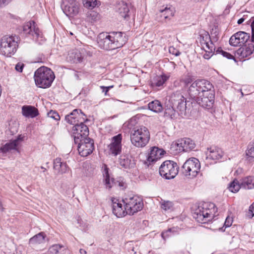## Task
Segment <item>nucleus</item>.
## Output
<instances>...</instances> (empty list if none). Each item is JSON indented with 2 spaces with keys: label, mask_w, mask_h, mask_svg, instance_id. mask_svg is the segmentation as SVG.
Masks as SVG:
<instances>
[{
  "label": "nucleus",
  "mask_w": 254,
  "mask_h": 254,
  "mask_svg": "<svg viewBox=\"0 0 254 254\" xmlns=\"http://www.w3.org/2000/svg\"><path fill=\"white\" fill-rule=\"evenodd\" d=\"M127 40L126 34L121 32L101 33L98 35L97 38L99 47L107 51L122 47Z\"/></svg>",
  "instance_id": "f257e3e1"
},
{
  "label": "nucleus",
  "mask_w": 254,
  "mask_h": 254,
  "mask_svg": "<svg viewBox=\"0 0 254 254\" xmlns=\"http://www.w3.org/2000/svg\"><path fill=\"white\" fill-rule=\"evenodd\" d=\"M216 209L214 203H204L194 209L192 216L198 222L205 224L213 219Z\"/></svg>",
  "instance_id": "f03ea898"
},
{
  "label": "nucleus",
  "mask_w": 254,
  "mask_h": 254,
  "mask_svg": "<svg viewBox=\"0 0 254 254\" xmlns=\"http://www.w3.org/2000/svg\"><path fill=\"white\" fill-rule=\"evenodd\" d=\"M131 144L138 148L145 147L150 140V132L148 128L144 126L134 127L130 135Z\"/></svg>",
  "instance_id": "7ed1b4c3"
},
{
  "label": "nucleus",
  "mask_w": 254,
  "mask_h": 254,
  "mask_svg": "<svg viewBox=\"0 0 254 254\" xmlns=\"http://www.w3.org/2000/svg\"><path fill=\"white\" fill-rule=\"evenodd\" d=\"M188 89V92L191 98H196L198 95H203L206 93H214L212 84L205 79L195 80Z\"/></svg>",
  "instance_id": "20e7f679"
},
{
  "label": "nucleus",
  "mask_w": 254,
  "mask_h": 254,
  "mask_svg": "<svg viewBox=\"0 0 254 254\" xmlns=\"http://www.w3.org/2000/svg\"><path fill=\"white\" fill-rule=\"evenodd\" d=\"M55 75L53 71L46 66H41L37 69L34 74L36 84L40 88L50 87L54 79Z\"/></svg>",
  "instance_id": "39448f33"
},
{
  "label": "nucleus",
  "mask_w": 254,
  "mask_h": 254,
  "mask_svg": "<svg viewBox=\"0 0 254 254\" xmlns=\"http://www.w3.org/2000/svg\"><path fill=\"white\" fill-rule=\"evenodd\" d=\"M18 38L16 36L5 35L0 41V53L6 56L10 57L16 51L18 48Z\"/></svg>",
  "instance_id": "423d86ee"
},
{
  "label": "nucleus",
  "mask_w": 254,
  "mask_h": 254,
  "mask_svg": "<svg viewBox=\"0 0 254 254\" xmlns=\"http://www.w3.org/2000/svg\"><path fill=\"white\" fill-rule=\"evenodd\" d=\"M168 103L176 108L178 114L182 117L187 116L186 99L180 91L173 92L169 96Z\"/></svg>",
  "instance_id": "0eeeda50"
},
{
  "label": "nucleus",
  "mask_w": 254,
  "mask_h": 254,
  "mask_svg": "<svg viewBox=\"0 0 254 254\" xmlns=\"http://www.w3.org/2000/svg\"><path fill=\"white\" fill-rule=\"evenodd\" d=\"M122 201L125 206L126 214L130 215L141 210L143 207L142 199L137 195L128 196Z\"/></svg>",
  "instance_id": "6e6552de"
},
{
  "label": "nucleus",
  "mask_w": 254,
  "mask_h": 254,
  "mask_svg": "<svg viewBox=\"0 0 254 254\" xmlns=\"http://www.w3.org/2000/svg\"><path fill=\"white\" fill-rule=\"evenodd\" d=\"M200 169L199 160L195 158L187 160L182 166V172L184 176L191 179L195 177Z\"/></svg>",
  "instance_id": "1a4fd4ad"
},
{
  "label": "nucleus",
  "mask_w": 254,
  "mask_h": 254,
  "mask_svg": "<svg viewBox=\"0 0 254 254\" xmlns=\"http://www.w3.org/2000/svg\"><path fill=\"white\" fill-rule=\"evenodd\" d=\"M179 167L177 163L171 160L163 162L159 168V174L166 179L174 178L178 174Z\"/></svg>",
  "instance_id": "9d476101"
},
{
  "label": "nucleus",
  "mask_w": 254,
  "mask_h": 254,
  "mask_svg": "<svg viewBox=\"0 0 254 254\" xmlns=\"http://www.w3.org/2000/svg\"><path fill=\"white\" fill-rule=\"evenodd\" d=\"M195 147V144L190 138H185L173 142L171 145V149H174L176 153L184 151L189 152L193 149Z\"/></svg>",
  "instance_id": "9b49d317"
},
{
  "label": "nucleus",
  "mask_w": 254,
  "mask_h": 254,
  "mask_svg": "<svg viewBox=\"0 0 254 254\" xmlns=\"http://www.w3.org/2000/svg\"><path fill=\"white\" fill-rule=\"evenodd\" d=\"M77 149L80 156L86 157L91 154L94 149V141L89 137L80 139L78 141Z\"/></svg>",
  "instance_id": "f8f14e48"
},
{
  "label": "nucleus",
  "mask_w": 254,
  "mask_h": 254,
  "mask_svg": "<svg viewBox=\"0 0 254 254\" xmlns=\"http://www.w3.org/2000/svg\"><path fill=\"white\" fill-rule=\"evenodd\" d=\"M72 132L74 143H78L80 139L87 137L89 135V130L87 126L83 123H79L72 127Z\"/></svg>",
  "instance_id": "ddd939ff"
},
{
  "label": "nucleus",
  "mask_w": 254,
  "mask_h": 254,
  "mask_svg": "<svg viewBox=\"0 0 254 254\" xmlns=\"http://www.w3.org/2000/svg\"><path fill=\"white\" fill-rule=\"evenodd\" d=\"M223 156V152L222 149L216 146H211L207 148L205 152V160L206 164H212L214 161L216 162L221 159Z\"/></svg>",
  "instance_id": "4468645a"
},
{
  "label": "nucleus",
  "mask_w": 254,
  "mask_h": 254,
  "mask_svg": "<svg viewBox=\"0 0 254 254\" xmlns=\"http://www.w3.org/2000/svg\"><path fill=\"white\" fill-rule=\"evenodd\" d=\"M198 40L200 43L201 48L209 54H212L215 49L214 45L211 41L209 34L206 31L201 33L198 37Z\"/></svg>",
  "instance_id": "2eb2a0df"
},
{
  "label": "nucleus",
  "mask_w": 254,
  "mask_h": 254,
  "mask_svg": "<svg viewBox=\"0 0 254 254\" xmlns=\"http://www.w3.org/2000/svg\"><path fill=\"white\" fill-rule=\"evenodd\" d=\"M250 35L243 31H239L233 34L229 40V44L232 46H242L250 39Z\"/></svg>",
  "instance_id": "dca6fc26"
},
{
  "label": "nucleus",
  "mask_w": 254,
  "mask_h": 254,
  "mask_svg": "<svg viewBox=\"0 0 254 254\" xmlns=\"http://www.w3.org/2000/svg\"><path fill=\"white\" fill-rule=\"evenodd\" d=\"M196 103L204 108L210 109L213 106L214 102V93H206V94L197 96L196 98H191Z\"/></svg>",
  "instance_id": "f3484780"
},
{
  "label": "nucleus",
  "mask_w": 254,
  "mask_h": 254,
  "mask_svg": "<svg viewBox=\"0 0 254 254\" xmlns=\"http://www.w3.org/2000/svg\"><path fill=\"white\" fill-rule=\"evenodd\" d=\"M85 120V115L78 109H74L65 117V120L71 125H75L79 123H84Z\"/></svg>",
  "instance_id": "a211bd4d"
},
{
  "label": "nucleus",
  "mask_w": 254,
  "mask_h": 254,
  "mask_svg": "<svg viewBox=\"0 0 254 254\" xmlns=\"http://www.w3.org/2000/svg\"><path fill=\"white\" fill-rule=\"evenodd\" d=\"M122 135L121 134H119L112 138V141L108 146L110 153L114 156H117L121 153L122 151Z\"/></svg>",
  "instance_id": "6ab92c4d"
},
{
  "label": "nucleus",
  "mask_w": 254,
  "mask_h": 254,
  "mask_svg": "<svg viewBox=\"0 0 254 254\" xmlns=\"http://www.w3.org/2000/svg\"><path fill=\"white\" fill-rule=\"evenodd\" d=\"M23 30L25 34L31 35L34 38H38L40 36V30L36 27L34 21L25 23L23 25Z\"/></svg>",
  "instance_id": "aec40b11"
},
{
  "label": "nucleus",
  "mask_w": 254,
  "mask_h": 254,
  "mask_svg": "<svg viewBox=\"0 0 254 254\" xmlns=\"http://www.w3.org/2000/svg\"><path fill=\"white\" fill-rule=\"evenodd\" d=\"M165 151L157 147H152L150 148V152L147 158V163L151 165L161 158L164 154Z\"/></svg>",
  "instance_id": "412c9836"
},
{
  "label": "nucleus",
  "mask_w": 254,
  "mask_h": 254,
  "mask_svg": "<svg viewBox=\"0 0 254 254\" xmlns=\"http://www.w3.org/2000/svg\"><path fill=\"white\" fill-rule=\"evenodd\" d=\"M23 139V136L19 135L17 138L10 140L9 142L2 145L0 148V151L2 153H6L11 150H17V146Z\"/></svg>",
  "instance_id": "4be33fe9"
},
{
  "label": "nucleus",
  "mask_w": 254,
  "mask_h": 254,
  "mask_svg": "<svg viewBox=\"0 0 254 254\" xmlns=\"http://www.w3.org/2000/svg\"><path fill=\"white\" fill-rule=\"evenodd\" d=\"M119 164L125 169H131L136 167V162L134 158L127 155H122L119 158Z\"/></svg>",
  "instance_id": "5701e85b"
},
{
  "label": "nucleus",
  "mask_w": 254,
  "mask_h": 254,
  "mask_svg": "<svg viewBox=\"0 0 254 254\" xmlns=\"http://www.w3.org/2000/svg\"><path fill=\"white\" fill-rule=\"evenodd\" d=\"M112 202L113 213L117 217H122L127 214L125 206L124 205V207H123L122 204L119 202L118 199L115 198L112 200Z\"/></svg>",
  "instance_id": "b1692460"
},
{
  "label": "nucleus",
  "mask_w": 254,
  "mask_h": 254,
  "mask_svg": "<svg viewBox=\"0 0 254 254\" xmlns=\"http://www.w3.org/2000/svg\"><path fill=\"white\" fill-rule=\"evenodd\" d=\"M254 51V45L253 43H249L248 45H246L242 46L237 51V54L241 58H247L252 55Z\"/></svg>",
  "instance_id": "393cba45"
},
{
  "label": "nucleus",
  "mask_w": 254,
  "mask_h": 254,
  "mask_svg": "<svg viewBox=\"0 0 254 254\" xmlns=\"http://www.w3.org/2000/svg\"><path fill=\"white\" fill-rule=\"evenodd\" d=\"M194 81V78L192 75L190 74H187L182 76L180 78L179 81H175L174 84L176 86H177L180 83L182 87L185 88H189V85H190Z\"/></svg>",
  "instance_id": "a878e982"
},
{
  "label": "nucleus",
  "mask_w": 254,
  "mask_h": 254,
  "mask_svg": "<svg viewBox=\"0 0 254 254\" xmlns=\"http://www.w3.org/2000/svg\"><path fill=\"white\" fill-rule=\"evenodd\" d=\"M22 115L27 118H33L37 116L39 114L38 110L34 106H23L22 107Z\"/></svg>",
  "instance_id": "bb28decb"
},
{
  "label": "nucleus",
  "mask_w": 254,
  "mask_h": 254,
  "mask_svg": "<svg viewBox=\"0 0 254 254\" xmlns=\"http://www.w3.org/2000/svg\"><path fill=\"white\" fill-rule=\"evenodd\" d=\"M174 10L173 8L170 7H165L163 9L160 10L158 14V17H159V20L161 22L165 21L167 19H170L174 15ZM159 18V17H158Z\"/></svg>",
  "instance_id": "cd10ccee"
},
{
  "label": "nucleus",
  "mask_w": 254,
  "mask_h": 254,
  "mask_svg": "<svg viewBox=\"0 0 254 254\" xmlns=\"http://www.w3.org/2000/svg\"><path fill=\"white\" fill-rule=\"evenodd\" d=\"M63 11L67 16L72 17L78 13L79 7L75 3H70L64 6Z\"/></svg>",
  "instance_id": "c85d7f7f"
},
{
  "label": "nucleus",
  "mask_w": 254,
  "mask_h": 254,
  "mask_svg": "<svg viewBox=\"0 0 254 254\" xmlns=\"http://www.w3.org/2000/svg\"><path fill=\"white\" fill-rule=\"evenodd\" d=\"M103 182L106 188L111 189L114 183V179L110 177L109 173V169L106 165H104L103 172Z\"/></svg>",
  "instance_id": "c756f323"
},
{
  "label": "nucleus",
  "mask_w": 254,
  "mask_h": 254,
  "mask_svg": "<svg viewBox=\"0 0 254 254\" xmlns=\"http://www.w3.org/2000/svg\"><path fill=\"white\" fill-rule=\"evenodd\" d=\"M49 251L51 254H70L69 250L59 244L52 246Z\"/></svg>",
  "instance_id": "7c9ffc66"
},
{
  "label": "nucleus",
  "mask_w": 254,
  "mask_h": 254,
  "mask_svg": "<svg viewBox=\"0 0 254 254\" xmlns=\"http://www.w3.org/2000/svg\"><path fill=\"white\" fill-rule=\"evenodd\" d=\"M54 169L60 174L65 173L67 171L66 163L62 162L61 159L56 158L54 162Z\"/></svg>",
  "instance_id": "2f4dec72"
},
{
  "label": "nucleus",
  "mask_w": 254,
  "mask_h": 254,
  "mask_svg": "<svg viewBox=\"0 0 254 254\" xmlns=\"http://www.w3.org/2000/svg\"><path fill=\"white\" fill-rule=\"evenodd\" d=\"M177 110L174 106L171 105L168 102L166 104L165 108L164 116L166 117H169L172 119L176 118Z\"/></svg>",
  "instance_id": "473e14b6"
},
{
  "label": "nucleus",
  "mask_w": 254,
  "mask_h": 254,
  "mask_svg": "<svg viewBox=\"0 0 254 254\" xmlns=\"http://www.w3.org/2000/svg\"><path fill=\"white\" fill-rule=\"evenodd\" d=\"M214 52H216V54H221L224 57H226L228 59H234V57L233 55L230 54V53L225 52L223 51V50L221 48H218L215 51H214L212 54H209L208 52H206V53L204 55V58L206 59H209L213 54Z\"/></svg>",
  "instance_id": "72a5a7b5"
},
{
  "label": "nucleus",
  "mask_w": 254,
  "mask_h": 254,
  "mask_svg": "<svg viewBox=\"0 0 254 254\" xmlns=\"http://www.w3.org/2000/svg\"><path fill=\"white\" fill-rule=\"evenodd\" d=\"M242 188L247 189L254 188V177L249 176L243 179L241 182Z\"/></svg>",
  "instance_id": "f704fd0d"
},
{
  "label": "nucleus",
  "mask_w": 254,
  "mask_h": 254,
  "mask_svg": "<svg viewBox=\"0 0 254 254\" xmlns=\"http://www.w3.org/2000/svg\"><path fill=\"white\" fill-rule=\"evenodd\" d=\"M148 107L149 110L155 113H160L163 110L162 105L159 100H157L150 102L148 104Z\"/></svg>",
  "instance_id": "c9c22d12"
},
{
  "label": "nucleus",
  "mask_w": 254,
  "mask_h": 254,
  "mask_svg": "<svg viewBox=\"0 0 254 254\" xmlns=\"http://www.w3.org/2000/svg\"><path fill=\"white\" fill-rule=\"evenodd\" d=\"M46 235L44 232H40L30 239L29 243L32 245L42 244L44 242Z\"/></svg>",
  "instance_id": "e433bc0d"
},
{
  "label": "nucleus",
  "mask_w": 254,
  "mask_h": 254,
  "mask_svg": "<svg viewBox=\"0 0 254 254\" xmlns=\"http://www.w3.org/2000/svg\"><path fill=\"white\" fill-rule=\"evenodd\" d=\"M118 12L120 16L124 18H126L128 16L129 8L127 4L124 2H122L119 5Z\"/></svg>",
  "instance_id": "4c0bfd02"
},
{
  "label": "nucleus",
  "mask_w": 254,
  "mask_h": 254,
  "mask_svg": "<svg viewBox=\"0 0 254 254\" xmlns=\"http://www.w3.org/2000/svg\"><path fill=\"white\" fill-rule=\"evenodd\" d=\"M160 203L161 204V208L165 212H170L173 210L174 204L172 201L162 200Z\"/></svg>",
  "instance_id": "58836bf2"
},
{
  "label": "nucleus",
  "mask_w": 254,
  "mask_h": 254,
  "mask_svg": "<svg viewBox=\"0 0 254 254\" xmlns=\"http://www.w3.org/2000/svg\"><path fill=\"white\" fill-rule=\"evenodd\" d=\"M169 76L165 75H162L161 76H157L152 82V84L157 86L160 87L163 85V84L168 79Z\"/></svg>",
  "instance_id": "ea45409f"
},
{
  "label": "nucleus",
  "mask_w": 254,
  "mask_h": 254,
  "mask_svg": "<svg viewBox=\"0 0 254 254\" xmlns=\"http://www.w3.org/2000/svg\"><path fill=\"white\" fill-rule=\"evenodd\" d=\"M241 187H242L241 183L240 184L237 180H235L230 183L228 188L231 192H236L239 191Z\"/></svg>",
  "instance_id": "a19ab883"
},
{
  "label": "nucleus",
  "mask_w": 254,
  "mask_h": 254,
  "mask_svg": "<svg viewBox=\"0 0 254 254\" xmlns=\"http://www.w3.org/2000/svg\"><path fill=\"white\" fill-rule=\"evenodd\" d=\"M82 2L85 7L92 8L98 4L97 0H82Z\"/></svg>",
  "instance_id": "79ce46f5"
},
{
  "label": "nucleus",
  "mask_w": 254,
  "mask_h": 254,
  "mask_svg": "<svg viewBox=\"0 0 254 254\" xmlns=\"http://www.w3.org/2000/svg\"><path fill=\"white\" fill-rule=\"evenodd\" d=\"M246 155L248 158H254V141L250 142L249 144L248 149L246 152Z\"/></svg>",
  "instance_id": "37998d69"
},
{
  "label": "nucleus",
  "mask_w": 254,
  "mask_h": 254,
  "mask_svg": "<svg viewBox=\"0 0 254 254\" xmlns=\"http://www.w3.org/2000/svg\"><path fill=\"white\" fill-rule=\"evenodd\" d=\"M178 228L173 227L172 228L168 229L166 231L162 232L161 233V237L162 239L165 241V234L167 233L172 232L173 233L177 232L178 231Z\"/></svg>",
  "instance_id": "c03bdc74"
},
{
  "label": "nucleus",
  "mask_w": 254,
  "mask_h": 254,
  "mask_svg": "<svg viewBox=\"0 0 254 254\" xmlns=\"http://www.w3.org/2000/svg\"><path fill=\"white\" fill-rule=\"evenodd\" d=\"M48 116L50 118H52L55 120H59L60 119V116L59 115L58 113L56 112V111H51L48 114Z\"/></svg>",
  "instance_id": "a18cd8bd"
},
{
  "label": "nucleus",
  "mask_w": 254,
  "mask_h": 254,
  "mask_svg": "<svg viewBox=\"0 0 254 254\" xmlns=\"http://www.w3.org/2000/svg\"><path fill=\"white\" fill-rule=\"evenodd\" d=\"M169 51L170 54H172V55H174L176 56H178L181 54L179 51L178 49L175 48L174 47H169Z\"/></svg>",
  "instance_id": "49530a36"
},
{
  "label": "nucleus",
  "mask_w": 254,
  "mask_h": 254,
  "mask_svg": "<svg viewBox=\"0 0 254 254\" xmlns=\"http://www.w3.org/2000/svg\"><path fill=\"white\" fill-rule=\"evenodd\" d=\"M75 59L78 62H81L84 58V57L81 55V54L78 51L75 52Z\"/></svg>",
  "instance_id": "de8ad7c7"
},
{
  "label": "nucleus",
  "mask_w": 254,
  "mask_h": 254,
  "mask_svg": "<svg viewBox=\"0 0 254 254\" xmlns=\"http://www.w3.org/2000/svg\"><path fill=\"white\" fill-rule=\"evenodd\" d=\"M233 222V219L232 217L229 216H227L226 218L225 221L224 222V226L225 227H229L231 226Z\"/></svg>",
  "instance_id": "09e8293b"
},
{
  "label": "nucleus",
  "mask_w": 254,
  "mask_h": 254,
  "mask_svg": "<svg viewBox=\"0 0 254 254\" xmlns=\"http://www.w3.org/2000/svg\"><path fill=\"white\" fill-rule=\"evenodd\" d=\"M24 64L22 63H18L15 66V69L16 71L21 72L23 70Z\"/></svg>",
  "instance_id": "8fccbe9b"
},
{
  "label": "nucleus",
  "mask_w": 254,
  "mask_h": 254,
  "mask_svg": "<svg viewBox=\"0 0 254 254\" xmlns=\"http://www.w3.org/2000/svg\"><path fill=\"white\" fill-rule=\"evenodd\" d=\"M249 215L251 218H252L254 216V202L249 207Z\"/></svg>",
  "instance_id": "3c124183"
},
{
  "label": "nucleus",
  "mask_w": 254,
  "mask_h": 254,
  "mask_svg": "<svg viewBox=\"0 0 254 254\" xmlns=\"http://www.w3.org/2000/svg\"><path fill=\"white\" fill-rule=\"evenodd\" d=\"M114 87L113 85L109 86H101L100 88L103 89V92H104L105 95H106L109 89L112 88Z\"/></svg>",
  "instance_id": "603ef678"
},
{
  "label": "nucleus",
  "mask_w": 254,
  "mask_h": 254,
  "mask_svg": "<svg viewBox=\"0 0 254 254\" xmlns=\"http://www.w3.org/2000/svg\"><path fill=\"white\" fill-rule=\"evenodd\" d=\"M251 27L252 29V38L251 43H254V21H253L251 24Z\"/></svg>",
  "instance_id": "864d4df0"
},
{
  "label": "nucleus",
  "mask_w": 254,
  "mask_h": 254,
  "mask_svg": "<svg viewBox=\"0 0 254 254\" xmlns=\"http://www.w3.org/2000/svg\"><path fill=\"white\" fill-rule=\"evenodd\" d=\"M90 15L91 17V19L93 20L94 21H96L98 19V14L96 12H95L94 11H92L90 14Z\"/></svg>",
  "instance_id": "5fc2aeb1"
},
{
  "label": "nucleus",
  "mask_w": 254,
  "mask_h": 254,
  "mask_svg": "<svg viewBox=\"0 0 254 254\" xmlns=\"http://www.w3.org/2000/svg\"><path fill=\"white\" fill-rule=\"evenodd\" d=\"M7 3L6 1V0H0V7L3 6V5H5V4H7Z\"/></svg>",
  "instance_id": "6e6d98bb"
},
{
  "label": "nucleus",
  "mask_w": 254,
  "mask_h": 254,
  "mask_svg": "<svg viewBox=\"0 0 254 254\" xmlns=\"http://www.w3.org/2000/svg\"><path fill=\"white\" fill-rule=\"evenodd\" d=\"M246 18H244V17H242L241 18H240L238 21H237V23L238 24H242L245 20Z\"/></svg>",
  "instance_id": "4d7b16f0"
},
{
  "label": "nucleus",
  "mask_w": 254,
  "mask_h": 254,
  "mask_svg": "<svg viewBox=\"0 0 254 254\" xmlns=\"http://www.w3.org/2000/svg\"><path fill=\"white\" fill-rule=\"evenodd\" d=\"M79 252L81 254H86V252L83 249H80Z\"/></svg>",
  "instance_id": "13d9d810"
},
{
  "label": "nucleus",
  "mask_w": 254,
  "mask_h": 254,
  "mask_svg": "<svg viewBox=\"0 0 254 254\" xmlns=\"http://www.w3.org/2000/svg\"><path fill=\"white\" fill-rule=\"evenodd\" d=\"M3 208H2V204L0 202V210H2Z\"/></svg>",
  "instance_id": "bf43d9fd"
},
{
  "label": "nucleus",
  "mask_w": 254,
  "mask_h": 254,
  "mask_svg": "<svg viewBox=\"0 0 254 254\" xmlns=\"http://www.w3.org/2000/svg\"><path fill=\"white\" fill-rule=\"evenodd\" d=\"M169 236V234H168V233L166 234H165V240H166V238H167V237H168Z\"/></svg>",
  "instance_id": "052dcab7"
},
{
  "label": "nucleus",
  "mask_w": 254,
  "mask_h": 254,
  "mask_svg": "<svg viewBox=\"0 0 254 254\" xmlns=\"http://www.w3.org/2000/svg\"><path fill=\"white\" fill-rule=\"evenodd\" d=\"M41 168H42V169H44V171H45L46 170V169H45V168H44L43 167H41Z\"/></svg>",
  "instance_id": "680f3d73"
},
{
  "label": "nucleus",
  "mask_w": 254,
  "mask_h": 254,
  "mask_svg": "<svg viewBox=\"0 0 254 254\" xmlns=\"http://www.w3.org/2000/svg\"><path fill=\"white\" fill-rule=\"evenodd\" d=\"M241 94H242V95L243 96L244 95V94L242 92H241Z\"/></svg>",
  "instance_id": "e2e57ef3"
},
{
  "label": "nucleus",
  "mask_w": 254,
  "mask_h": 254,
  "mask_svg": "<svg viewBox=\"0 0 254 254\" xmlns=\"http://www.w3.org/2000/svg\"><path fill=\"white\" fill-rule=\"evenodd\" d=\"M70 35H73L72 33H71V32H70Z\"/></svg>",
  "instance_id": "0e129e2a"
}]
</instances>
